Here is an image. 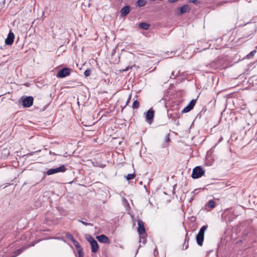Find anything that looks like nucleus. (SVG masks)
Here are the masks:
<instances>
[{
  "label": "nucleus",
  "mask_w": 257,
  "mask_h": 257,
  "mask_svg": "<svg viewBox=\"0 0 257 257\" xmlns=\"http://www.w3.org/2000/svg\"><path fill=\"white\" fill-rule=\"evenodd\" d=\"M207 227V225L202 226L196 236V241L197 244L200 246H202L203 244L204 238V233Z\"/></svg>",
  "instance_id": "1"
},
{
  "label": "nucleus",
  "mask_w": 257,
  "mask_h": 257,
  "mask_svg": "<svg viewBox=\"0 0 257 257\" xmlns=\"http://www.w3.org/2000/svg\"><path fill=\"white\" fill-rule=\"evenodd\" d=\"M33 100L32 96H23L19 100V103H22L24 107H29L33 105Z\"/></svg>",
  "instance_id": "2"
},
{
  "label": "nucleus",
  "mask_w": 257,
  "mask_h": 257,
  "mask_svg": "<svg viewBox=\"0 0 257 257\" xmlns=\"http://www.w3.org/2000/svg\"><path fill=\"white\" fill-rule=\"evenodd\" d=\"M204 174V171L200 166H197L193 169L191 176L194 179H197L202 177Z\"/></svg>",
  "instance_id": "3"
},
{
  "label": "nucleus",
  "mask_w": 257,
  "mask_h": 257,
  "mask_svg": "<svg viewBox=\"0 0 257 257\" xmlns=\"http://www.w3.org/2000/svg\"><path fill=\"white\" fill-rule=\"evenodd\" d=\"M86 239L90 243L91 246V251L92 252H97L99 248L97 241L90 235H88L86 237Z\"/></svg>",
  "instance_id": "4"
},
{
  "label": "nucleus",
  "mask_w": 257,
  "mask_h": 257,
  "mask_svg": "<svg viewBox=\"0 0 257 257\" xmlns=\"http://www.w3.org/2000/svg\"><path fill=\"white\" fill-rule=\"evenodd\" d=\"M66 170L65 166L64 165H61L57 168H52L48 170L47 172L48 175H51L59 172H64Z\"/></svg>",
  "instance_id": "5"
},
{
  "label": "nucleus",
  "mask_w": 257,
  "mask_h": 257,
  "mask_svg": "<svg viewBox=\"0 0 257 257\" xmlns=\"http://www.w3.org/2000/svg\"><path fill=\"white\" fill-rule=\"evenodd\" d=\"M71 69L68 68H63L60 70L57 74V77L58 78H64L70 75Z\"/></svg>",
  "instance_id": "6"
},
{
  "label": "nucleus",
  "mask_w": 257,
  "mask_h": 257,
  "mask_svg": "<svg viewBox=\"0 0 257 257\" xmlns=\"http://www.w3.org/2000/svg\"><path fill=\"white\" fill-rule=\"evenodd\" d=\"M196 102V99H192L189 103L181 111L182 113H187L192 110L194 107Z\"/></svg>",
  "instance_id": "7"
},
{
  "label": "nucleus",
  "mask_w": 257,
  "mask_h": 257,
  "mask_svg": "<svg viewBox=\"0 0 257 257\" xmlns=\"http://www.w3.org/2000/svg\"><path fill=\"white\" fill-rule=\"evenodd\" d=\"M14 34L12 32V31H10L8 34L7 38L5 40L6 44L8 45H12L14 42Z\"/></svg>",
  "instance_id": "8"
},
{
  "label": "nucleus",
  "mask_w": 257,
  "mask_h": 257,
  "mask_svg": "<svg viewBox=\"0 0 257 257\" xmlns=\"http://www.w3.org/2000/svg\"><path fill=\"white\" fill-rule=\"evenodd\" d=\"M154 110L152 108L149 109L147 112L146 118V120L149 122L151 123L154 117Z\"/></svg>",
  "instance_id": "9"
},
{
  "label": "nucleus",
  "mask_w": 257,
  "mask_h": 257,
  "mask_svg": "<svg viewBox=\"0 0 257 257\" xmlns=\"http://www.w3.org/2000/svg\"><path fill=\"white\" fill-rule=\"evenodd\" d=\"M190 10V8L188 5H185L178 9V15H181L184 13L189 12Z\"/></svg>",
  "instance_id": "10"
},
{
  "label": "nucleus",
  "mask_w": 257,
  "mask_h": 257,
  "mask_svg": "<svg viewBox=\"0 0 257 257\" xmlns=\"http://www.w3.org/2000/svg\"><path fill=\"white\" fill-rule=\"evenodd\" d=\"M96 238L100 242L104 243H109V239L106 235H105L104 234H101L100 235L97 236Z\"/></svg>",
  "instance_id": "11"
},
{
  "label": "nucleus",
  "mask_w": 257,
  "mask_h": 257,
  "mask_svg": "<svg viewBox=\"0 0 257 257\" xmlns=\"http://www.w3.org/2000/svg\"><path fill=\"white\" fill-rule=\"evenodd\" d=\"M138 232L140 234H142L145 232V228L144 227V223L141 220H138Z\"/></svg>",
  "instance_id": "12"
},
{
  "label": "nucleus",
  "mask_w": 257,
  "mask_h": 257,
  "mask_svg": "<svg viewBox=\"0 0 257 257\" xmlns=\"http://www.w3.org/2000/svg\"><path fill=\"white\" fill-rule=\"evenodd\" d=\"M130 7L126 6L123 7L120 10V15L121 17H124L128 14L130 12Z\"/></svg>",
  "instance_id": "13"
},
{
  "label": "nucleus",
  "mask_w": 257,
  "mask_h": 257,
  "mask_svg": "<svg viewBox=\"0 0 257 257\" xmlns=\"http://www.w3.org/2000/svg\"><path fill=\"white\" fill-rule=\"evenodd\" d=\"M73 243L74 244L76 249H77L78 253H80L81 251H83V249L81 246L80 245V244L77 241L75 240L74 241H73Z\"/></svg>",
  "instance_id": "14"
},
{
  "label": "nucleus",
  "mask_w": 257,
  "mask_h": 257,
  "mask_svg": "<svg viewBox=\"0 0 257 257\" xmlns=\"http://www.w3.org/2000/svg\"><path fill=\"white\" fill-rule=\"evenodd\" d=\"M187 236H188V233H187L186 234L185 239L184 240V244H183V245L182 246L183 249H186L187 248H188V247L189 246L188 242H189V238L187 237Z\"/></svg>",
  "instance_id": "15"
},
{
  "label": "nucleus",
  "mask_w": 257,
  "mask_h": 257,
  "mask_svg": "<svg viewBox=\"0 0 257 257\" xmlns=\"http://www.w3.org/2000/svg\"><path fill=\"white\" fill-rule=\"evenodd\" d=\"M139 27L145 30L149 29L150 25L146 23H141L139 24Z\"/></svg>",
  "instance_id": "16"
},
{
  "label": "nucleus",
  "mask_w": 257,
  "mask_h": 257,
  "mask_svg": "<svg viewBox=\"0 0 257 257\" xmlns=\"http://www.w3.org/2000/svg\"><path fill=\"white\" fill-rule=\"evenodd\" d=\"M136 4L138 7H142L146 4V1L145 0H138Z\"/></svg>",
  "instance_id": "17"
},
{
  "label": "nucleus",
  "mask_w": 257,
  "mask_h": 257,
  "mask_svg": "<svg viewBox=\"0 0 257 257\" xmlns=\"http://www.w3.org/2000/svg\"><path fill=\"white\" fill-rule=\"evenodd\" d=\"M139 106H140L139 102L137 100H136L133 102L132 107L134 109H138L139 107Z\"/></svg>",
  "instance_id": "18"
},
{
  "label": "nucleus",
  "mask_w": 257,
  "mask_h": 257,
  "mask_svg": "<svg viewBox=\"0 0 257 257\" xmlns=\"http://www.w3.org/2000/svg\"><path fill=\"white\" fill-rule=\"evenodd\" d=\"M136 177V174L135 173L133 174H128L126 176H125V178L127 180H130L132 179H133Z\"/></svg>",
  "instance_id": "19"
},
{
  "label": "nucleus",
  "mask_w": 257,
  "mask_h": 257,
  "mask_svg": "<svg viewBox=\"0 0 257 257\" xmlns=\"http://www.w3.org/2000/svg\"><path fill=\"white\" fill-rule=\"evenodd\" d=\"M208 205L209 207L213 208L215 207V203L213 200H211L209 201V202L208 203Z\"/></svg>",
  "instance_id": "20"
},
{
  "label": "nucleus",
  "mask_w": 257,
  "mask_h": 257,
  "mask_svg": "<svg viewBox=\"0 0 257 257\" xmlns=\"http://www.w3.org/2000/svg\"><path fill=\"white\" fill-rule=\"evenodd\" d=\"M66 237L70 239V240H71L72 242L74 241L75 239L74 238L73 236H72V235L71 234H70V233H67L66 234Z\"/></svg>",
  "instance_id": "21"
},
{
  "label": "nucleus",
  "mask_w": 257,
  "mask_h": 257,
  "mask_svg": "<svg viewBox=\"0 0 257 257\" xmlns=\"http://www.w3.org/2000/svg\"><path fill=\"white\" fill-rule=\"evenodd\" d=\"M255 53H256V51H255V50H253V51H252L251 52H250V53H249V54L246 56L247 58L248 59H249V58H250L252 57L254 55V54H255Z\"/></svg>",
  "instance_id": "22"
},
{
  "label": "nucleus",
  "mask_w": 257,
  "mask_h": 257,
  "mask_svg": "<svg viewBox=\"0 0 257 257\" xmlns=\"http://www.w3.org/2000/svg\"><path fill=\"white\" fill-rule=\"evenodd\" d=\"M78 221L85 226H87V225L91 226H93V224L91 223H87V222L82 221L80 219H78Z\"/></svg>",
  "instance_id": "23"
},
{
  "label": "nucleus",
  "mask_w": 257,
  "mask_h": 257,
  "mask_svg": "<svg viewBox=\"0 0 257 257\" xmlns=\"http://www.w3.org/2000/svg\"><path fill=\"white\" fill-rule=\"evenodd\" d=\"M91 70L90 69H87L84 72V75L85 77H88L91 74Z\"/></svg>",
  "instance_id": "24"
},
{
  "label": "nucleus",
  "mask_w": 257,
  "mask_h": 257,
  "mask_svg": "<svg viewBox=\"0 0 257 257\" xmlns=\"http://www.w3.org/2000/svg\"><path fill=\"white\" fill-rule=\"evenodd\" d=\"M23 248H20V249H17L16 251V255H14V256H16V255L20 254L23 251Z\"/></svg>",
  "instance_id": "25"
},
{
  "label": "nucleus",
  "mask_w": 257,
  "mask_h": 257,
  "mask_svg": "<svg viewBox=\"0 0 257 257\" xmlns=\"http://www.w3.org/2000/svg\"><path fill=\"white\" fill-rule=\"evenodd\" d=\"M132 68V67L127 66L125 69H122V71H123V72L127 71H128V70H130V69H131Z\"/></svg>",
  "instance_id": "26"
},
{
  "label": "nucleus",
  "mask_w": 257,
  "mask_h": 257,
  "mask_svg": "<svg viewBox=\"0 0 257 257\" xmlns=\"http://www.w3.org/2000/svg\"><path fill=\"white\" fill-rule=\"evenodd\" d=\"M176 77V75H174V71H173V72H172V74H171V76H170V78H171V79H175Z\"/></svg>",
  "instance_id": "27"
},
{
  "label": "nucleus",
  "mask_w": 257,
  "mask_h": 257,
  "mask_svg": "<svg viewBox=\"0 0 257 257\" xmlns=\"http://www.w3.org/2000/svg\"><path fill=\"white\" fill-rule=\"evenodd\" d=\"M188 1L190 3H193V4H197V1H198V0H188Z\"/></svg>",
  "instance_id": "28"
},
{
  "label": "nucleus",
  "mask_w": 257,
  "mask_h": 257,
  "mask_svg": "<svg viewBox=\"0 0 257 257\" xmlns=\"http://www.w3.org/2000/svg\"><path fill=\"white\" fill-rule=\"evenodd\" d=\"M131 95H130L126 102L125 105H127L130 103V102L131 101Z\"/></svg>",
  "instance_id": "29"
},
{
  "label": "nucleus",
  "mask_w": 257,
  "mask_h": 257,
  "mask_svg": "<svg viewBox=\"0 0 257 257\" xmlns=\"http://www.w3.org/2000/svg\"><path fill=\"white\" fill-rule=\"evenodd\" d=\"M79 257H83V251H81L80 253H78Z\"/></svg>",
  "instance_id": "30"
},
{
  "label": "nucleus",
  "mask_w": 257,
  "mask_h": 257,
  "mask_svg": "<svg viewBox=\"0 0 257 257\" xmlns=\"http://www.w3.org/2000/svg\"><path fill=\"white\" fill-rule=\"evenodd\" d=\"M168 1L170 3H174L178 1V0H168Z\"/></svg>",
  "instance_id": "31"
},
{
  "label": "nucleus",
  "mask_w": 257,
  "mask_h": 257,
  "mask_svg": "<svg viewBox=\"0 0 257 257\" xmlns=\"http://www.w3.org/2000/svg\"><path fill=\"white\" fill-rule=\"evenodd\" d=\"M169 141H170V139H169V136H168L166 137V141L169 142Z\"/></svg>",
  "instance_id": "32"
},
{
  "label": "nucleus",
  "mask_w": 257,
  "mask_h": 257,
  "mask_svg": "<svg viewBox=\"0 0 257 257\" xmlns=\"http://www.w3.org/2000/svg\"><path fill=\"white\" fill-rule=\"evenodd\" d=\"M154 254H158V252H154Z\"/></svg>",
  "instance_id": "33"
},
{
  "label": "nucleus",
  "mask_w": 257,
  "mask_h": 257,
  "mask_svg": "<svg viewBox=\"0 0 257 257\" xmlns=\"http://www.w3.org/2000/svg\"><path fill=\"white\" fill-rule=\"evenodd\" d=\"M154 254H158V252H154Z\"/></svg>",
  "instance_id": "34"
},
{
  "label": "nucleus",
  "mask_w": 257,
  "mask_h": 257,
  "mask_svg": "<svg viewBox=\"0 0 257 257\" xmlns=\"http://www.w3.org/2000/svg\"><path fill=\"white\" fill-rule=\"evenodd\" d=\"M154 254H158V252H154Z\"/></svg>",
  "instance_id": "35"
},
{
  "label": "nucleus",
  "mask_w": 257,
  "mask_h": 257,
  "mask_svg": "<svg viewBox=\"0 0 257 257\" xmlns=\"http://www.w3.org/2000/svg\"><path fill=\"white\" fill-rule=\"evenodd\" d=\"M152 1L154 2V1H155L156 0H151Z\"/></svg>",
  "instance_id": "36"
}]
</instances>
